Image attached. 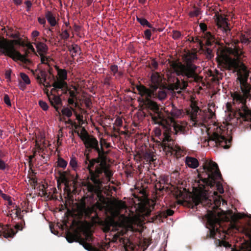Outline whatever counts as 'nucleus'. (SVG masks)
Masks as SVG:
<instances>
[{
  "label": "nucleus",
  "instance_id": "27",
  "mask_svg": "<svg viewBox=\"0 0 251 251\" xmlns=\"http://www.w3.org/2000/svg\"><path fill=\"white\" fill-rule=\"evenodd\" d=\"M45 16L51 26H54L56 25L55 17L51 11H48L46 13Z\"/></svg>",
  "mask_w": 251,
  "mask_h": 251
},
{
  "label": "nucleus",
  "instance_id": "49",
  "mask_svg": "<svg viewBox=\"0 0 251 251\" xmlns=\"http://www.w3.org/2000/svg\"><path fill=\"white\" fill-rule=\"evenodd\" d=\"M3 100L5 104H6L8 106H11V101L10 100V98L8 95L5 94L3 98Z\"/></svg>",
  "mask_w": 251,
  "mask_h": 251
},
{
  "label": "nucleus",
  "instance_id": "44",
  "mask_svg": "<svg viewBox=\"0 0 251 251\" xmlns=\"http://www.w3.org/2000/svg\"><path fill=\"white\" fill-rule=\"evenodd\" d=\"M39 105L44 111H47L49 107L48 103L42 100L39 101Z\"/></svg>",
  "mask_w": 251,
  "mask_h": 251
},
{
  "label": "nucleus",
  "instance_id": "20",
  "mask_svg": "<svg viewBox=\"0 0 251 251\" xmlns=\"http://www.w3.org/2000/svg\"><path fill=\"white\" fill-rule=\"evenodd\" d=\"M34 44L35 45L37 51L39 52V54H46L47 53L48 47L46 44L39 41L34 42Z\"/></svg>",
  "mask_w": 251,
  "mask_h": 251
},
{
  "label": "nucleus",
  "instance_id": "45",
  "mask_svg": "<svg viewBox=\"0 0 251 251\" xmlns=\"http://www.w3.org/2000/svg\"><path fill=\"white\" fill-rule=\"evenodd\" d=\"M181 36V33L177 30H173L172 32V37L175 40L179 39Z\"/></svg>",
  "mask_w": 251,
  "mask_h": 251
},
{
  "label": "nucleus",
  "instance_id": "21",
  "mask_svg": "<svg viewBox=\"0 0 251 251\" xmlns=\"http://www.w3.org/2000/svg\"><path fill=\"white\" fill-rule=\"evenodd\" d=\"M170 107L171 109L169 111L170 118L171 116L172 118H179L182 114V110L178 109L174 104H172Z\"/></svg>",
  "mask_w": 251,
  "mask_h": 251
},
{
  "label": "nucleus",
  "instance_id": "23",
  "mask_svg": "<svg viewBox=\"0 0 251 251\" xmlns=\"http://www.w3.org/2000/svg\"><path fill=\"white\" fill-rule=\"evenodd\" d=\"M191 111L190 112L191 119L195 121L196 120L197 114L200 110V108L195 102H192L191 104Z\"/></svg>",
  "mask_w": 251,
  "mask_h": 251
},
{
  "label": "nucleus",
  "instance_id": "7",
  "mask_svg": "<svg viewBox=\"0 0 251 251\" xmlns=\"http://www.w3.org/2000/svg\"><path fill=\"white\" fill-rule=\"evenodd\" d=\"M214 128L212 134L208 133V143L217 147L220 146L225 149H228L230 147L232 137L226 138V135L227 133V130L224 126H217Z\"/></svg>",
  "mask_w": 251,
  "mask_h": 251
},
{
  "label": "nucleus",
  "instance_id": "2",
  "mask_svg": "<svg viewBox=\"0 0 251 251\" xmlns=\"http://www.w3.org/2000/svg\"><path fill=\"white\" fill-rule=\"evenodd\" d=\"M146 108L149 111L152 121L155 124L161 126L162 129L156 128V136L162 137L161 146L167 155H176L178 157L181 155L182 150L180 147L175 145V140L172 135H177L183 133L185 127L176 123H172V119L170 118L169 110L166 108H160L156 102L152 100H145Z\"/></svg>",
  "mask_w": 251,
  "mask_h": 251
},
{
  "label": "nucleus",
  "instance_id": "39",
  "mask_svg": "<svg viewBox=\"0 0 251 251\" xmlns=\"http://www.w3.org/2000/svg\"><path fill=\"white\" fill-rule=\"evenodd\" d=\"M193 10L189 12V15L191 17L198 16L200 14V9L196 6H194Z\"/></svg>",
  "mask_w": 251,
  "mask_h": 251
},
{
  "label": "nucleus",
  "instance_id": "46",
  "mask_svg": "<svg viewBox=\"0 0 251 251\" xmlns=\"http://www.w3.org/2000/svg\"><path fill=\"white\" fill-rule=\"evenodd\" d=\"M110 71L113 73V75L115 76L116 73L118 72V67L117 65H112L110 67Z\"/></svg>",
  "mask_w": 251,
  "mask_h": 251
},
{
  "label": "nucleus",
  "instance_id": "11",
  "mask_svg": "<svg viewBox=\"0 0 251 251\" xmlns=\"http://www.w3.org/2000/svg\"><path fill=\"white\" fill-rule=\"evenodd\" d=\"M136 89L138 91L139 94L143 98L140 99V102L144 106L145 108H146V104L145 103V100H151V98L153 97L154 95V90L151 89H150L147 88L143 85H139L136 86Z\"/></svg>",
  "mask_w": 251,
  "mask_h": 251
},
{
  "label": "nucleus",
  "instance_id": "9",
  "mask_svg": "<svg viewBox=\"0 0 251 251\" xmlns=\"http://www.w3.org/2000/svg\"><path fill=\"white\" fill-rule=\"evenodd\" d=\"M100 225L101 227L103 232L107 233L110 231H117L115 235V236L119 237L123 235L126 232V230L124 227V223L116 221L112 218H107L104 220H101Z\"/></svg>",
  "mask_w": 251,
  "mask_h": 251
},
{
  "label": "nucleus",
  "instance_id": "36",
  "mask_svg": "<svg viewBox=\"0 0 251 251\" xmlns=\"http://www.w3.org/2000/svg\"><path fill=\"white\" fill-rule=\"evenodd\" d=\"M29 53V51H28V50H26L25 51V53L24 54H22L21 53V55L23 57V60H21V59H13V60L14 61H17V60H19V61H21L22 62H23V63H30L31 61L30 60L27 58V57H28V54Z\"/></svg>",
  "mask_w": 251,
  "mask_h": 251
},
{
  "label": "nucleus",
  "instance_id": "52",
  "mask_svg": "<svg viewBox=\"0 0 251 251\" xmlns=\"http://www.w3.org/2000/svg\"><path fill=\"white\" fill-rule=\"evenodd\" d=\"M219 243H220V246H224L225 247H231V245L228 242H227L226 241H224V240L220 241L219 240Z\"/></svg>",
  "mask_w": 251,
  "mask_h": 251
},
{
  "label": "nucleus",
  "instance_id": "48",
  "mask_svg": "<svg viewBox=\"0 0 251 251\" xmlns=\"http://www.w3.org/2000/svg\"><path fill=\"white\" fill-rule=\"evenodd\" d=\"M41 57V61L42 64H48L49 57L45 56V54H39Z\"/></svg>",
  "mask_w": 251,
  "mask_h": 251
},
{
  "label": "nucleus",
  "instance_id": "3",
  "mask_svg": "<svg viewBox=\"0 0 251 251\" xmlns=\"http://www.w3.org/2000/svg\"><path fill=\"white\" fill-rule=\"evenodd\" d=\"M197 59L196 52H189L184 56V63L181 62H173L171 66L174 72L179 78L176 79L175 84L176 90H185L188 83L200 82L202 77L197 72L198 66L194 64Z\"/></svg>",
  "mask_w": 251,
  "mask_h": 251
},
{
  "label": "nucleus",
  "instance_id": "26",
  "mask_svg": "<svg viewBox=\"0 0 251 251\" xmlns=\"http://www.w3.org/2000/svg\"><path fill=\"white\" fill-rule=\"evenodd\" d=\"M36 146L37 150L34 149L33 150V154L28 156V163L29 165L32 164V159L35 157L37 153H40L43 152L44 149L41 147V146L36 142Z\"/></svg>",
  "mask_w": 251,
  "mask_h": 251
},
{
  "label": "nucleus",
  "instance_id": "15",
  "mask_svg": "<svg viewBox=\"0 0 251 251\" xmlns=\"http://www.w3.org/2000/svg\"><path fill=\"white\" fill-rule=\"evenodd\" d=\"M81 210L86 218L91 219L93 221L99 219L95 206L86 207L84 205Z\"/></svg>",
  "mask_w": 251,
  "mask_h": 251
},
{
  "label": "nucleus",
  "instance_id": "57",
  "mask_svg": "<svg viewBox=\"0 0 251 251\" xmlns=\"http://www.w3.org/2000/svg\"><path fill=\"white\" fill-rule=\"evenodd\" d=\"M151 240L148 239H145L144 240V246L146 247V249H147L151 245Z\"/></svg>",
  "mask_w": 251,
  "mask_h": 251
},
{
  "label": "nucleus",
  "instance_id": "47",
  "mask_svg": "<svg viewBox=\"0 0 251 251\" xmlns=\"http://www.w3.org/2000/svg\"><path fill=\"white\" fill-rule=\"evenodd\" d=\"M151 30L148 29L144 31V36H145V38L147 40H151Z\"/></svg>",
  "mask_w": 251,
  "mask_h": 251
},
{
  "label": "nucleus",
  "instance_id": "30",
  "mask_svg": "<svg viewBox=\"0 0 251 251\" xmlns=\"http://www.w3.org/2000/svg\"><path fill=\"white\" fill-rule=\"evenodd\" d=\"M136 20L143 27H152V25L150 24L147 19L143 17L138 15L136 16Z\"/></svg>",
  "mask_w": 251,
  "mask_h": 251
},
{
  "label": "nucleus",
  "instance_id": "61",
  "mask_svg": "<svg viewBox=\"0 0 251 251\" xmlns=\"http://www.w3.org/2000/svg\"><path fill=\"white\" fill-rule=\"evenodd\" d=\"M11 74V70H7L5 73V78L10 80Z\"/></svg>",
  "mask_w": 251,
  "mask_h": 251
},
{
  "label": "nucleus",
  "instance_id": "58",
  "mask_svg": "<svg viewBox=\"0 0 251 251\" xmlns=\"http://www.w3.org/2000/svg\"><path fill=\"white\" fill-rule=\"evenodd\" d=\"M6 167V164L2 159H0V170H4Z\"/></svg>",
  "mask_w": 251,
  "mask_h": 251
},
{
  "label": "nucleus",
  "instance_id": "32",
  "mask_svg": "<svg viewBox=\"0 0 251 251\" xmlns=\"http://www.w3.org/2000/svg\"><path fill=\"white\" fill-rule=\"evenodd\" d=\"M112 77L111 76H110L109 74H107L106 76L104 78L102 83L103 85L106 86L107 88L109 87L112 85Z\"/></svg>",
  "mask_w": 251,
  "mask_h": 251
},
{
  "label": "nucleus",
  "instance_id": "33",
  "mask_svg": "<svg viewBox=\"0 0 251 251\" xmlns=\"http://www.w3.org/2000/svg\"><path fill=\"white\" fill-rule=\"evenodd\" d=\"M74 132L77 134L78 136L80 137L81 140H82L83 138H87V136H90L85 129V128L83 127L81 130V132L79 133V132L77 130H75Z\"/></svg>",
  "mask_w": 251,
  "mask_h": 251
},
{
  "label": "nucleus",
  "instance_id": "28",
  "mask_svg": "<svg viewBox=\"0 0 251 251\" xmlns=\"http://www.w3.org/2000/svg\"><path fill=\"white\" fill-rule=\"evenodd\" d=\"M232 228L238 232H244L247 236L251 239V228L248 229L245 227H240L235 225H233Z\"/></svg>",
  "mask_w": 251,
  "mask_h": 251
},
{
  "label": "nucleus",
  "instance_id": "29",
  "mask_svg": "<svg viewBox=\"0 0 251 251\" xmlns=\"http://www.w3.org/2000/svg\"><path fill=\"white\" fill-rule=\"evenodd\" d=\"M203 33L204 38L206 39L205 44L207 46H211L214 42V36L210 32L205 31Z\"/></svg>",
  "mask_w": 251,
  "mask_h": 251
},
{
  "label": "nucleus",
  "instance_id": "13",
  "mask_svg": "<svg viewBox=\"0 0 251 251\" xmlns=\"http://www.w3.org/2000/svg\"><path fill=\"white\" fill-rule=\"evenodd\" d=\"M30 71L37 82L40 85H43L46 87H51L52 86V84L47 82V73L45 71L43 70H36L35 71L31 70Z\"/></svg>",
  "mask_w": 251,
  "mask_h": 251
},
{
  "label": "nucleus",
  "instance_id": "42",
  "mask_svg": "<svg viewBox=\"0 0 251 251\" xmlns=\"http://www.w3.org/2000/svg\"><path fill=\"white\" fill-rule=\"evenodd\" d=\"M20 76L23 79V80L24 81V82L26 84H29L30 83V80L28 77V76L26 75L25 73H20Z\"/></svg>",
  "mask_w": 251,
  "mask_h": 251
},
{
  "label": "nucleus",
  "instance_id": "5",
  "mask_svg": "<svg viewBox=\"0 0 251 251\" xmlns=\"http://www.w3.org/2000/svg\"><path fill=\"white\" fill-rule=\"evenodd\" d=\"M82 141L86 148V152H88L84 161L85 166L86 165H89V167L93 166L94 164L99 161V159L103 158L106 155V152L103 148L102 141H100V148L98 140L92 135L83 138Z\"/></svg>",
  "mask_w": 251,
  "mask_h": 251
},
{
  "label": "nucleus",
  "instance_id": "24",
  "mask_svg": "<svg viewBox=\"0 0 251 251\" xmlns=\"http://www.w3.org/2000/svg\"><path fill=\"white\" fill-rule=\"evenodd\" d=\"M162 87L158 88L159 90H154V96L153 98L156 97L160 100H163L166 99L167 97V93L165 90L162 88Z\"/></svg>",
  "mask_w": 251,
  "mask_h": 251
},
{
  "label": "nucleus",
  "instance_id": "34",
  "mask_svg": "<svg viewBox=\"0 0 251 251\" xmlns=\"http://www.w3.org/2000/svg\"><path fill=\"white\" fill-rule=\"evenodd\" d=\"M201 201L202 199L201 195H196L194 196L192 198L193 203L194 204L193 207L194 208L195 206H197L198 205L201 203Z\"/></svg>",
  "mask_w": 251,
  "mask_h": 251
},
{
  "label": "nucleus",
  "instance_id": "38",
  "mask_svg": "<svg viewBox=\"0 0 251 251\" xmlns=\"http://www.w3.org/2000/svg\"><path fill=\"white\" fill-rule=\"evenodd\" d=\"M58 33L61 38L64 40H67L70 37V34L68 29L64 30L62 33L58 31Z\"/></svg>",
  "mask_w": 251,
  "mask_h": 251
},
{
  "label": "nucleus",
  "instance_id": "55",
  "mask_svg": "<svg viewBox=\"0 0 251 251\" xmlns=\"http://www.w3.org/2000/svg\"><path fill=\"white\" fill-rule=\"evenodd\" d=\"M200 27L201 30L204 33L207 30V25L205 23H201L200 24Z\"/></svg>",
  "mask_w": 251,
  "mask_h": 251
},
{
  "label": "nucleus",
  "instance_id": "37",
  "mask_svg": "<svg viewBox=\"0 0 251 251\" xmlns=\"http://www.w3.org/2000/svg\"><path fill=\"white\" fill-rule=\"evenodd\" d=\"M71 107L70 108L68 107L63 108L61 110V113L63 115L67 116V117H71L72 115V109Z\"/></svg>",
  "mask_w": 251,
  "mask_h": 251
},
{
  "label": "nucleus",
  "instance_id": "62",
  "mask_svg": "<svg viewBox=\"0 0 251 251\" xmlns=\"http://www.w3.org/2000/svg\"><path fill=\"white\" fill-rule=\"evenodd\" d=\"M15 228L16 229V231H15L14 230V232H16V233L17 232V231L18 230H22L23 228V226H22V225H21L20 224H17L15 226Z\"/></svg>",
  "mask_w": 251,
  "mask_h": 251
},
{
  "label": "nucleus",
  "instance_id": "12",
  "mask_svg": "<svg viewBox=\"0 0 251 251\" xmlns=\"http://www.w3.org/2000/svg\"><path fill=\"white\" fill-rule=\"evenodd\" d=\"M45 93L46 94L50 105L54 107L55 111L60 114V107L63 105L62 100L61 96L57 95L55 93L49 92L48 89L45 90Z\"/></svg>",
  "mask_w": 251,
  "mask_h": 251
},
{
  "label": "nucleus",
  "instance_id": "50",
  "mask_svg": "<svg viewBox=\"0 0 251 251\" xmlns=\"http://www.w3.org/2000/svg\"><path fill=\"white\" fill-rule=\"evenodd\" d=\"M31 35L33 37V40L34 42H37L36 38L39 36L40 32L37 30H34L32 31Z\"/></svg>",
  "mask_w": 251,
  "mask_h": 251
},
{
  "label": "nucleus",
  "instance_id": "35",
  "mask_svg": "<svg viewBox=\"0 0 251 251\" xmlns=\"http://www.w3.org/2000/svg\"><path fill=\"white\" fill-rule=\"evenodd\" d=\"M69 165L74 171H76V169H77L78 165L76 159L75 157L73 156L71 158Z\"/></svg>",
  "mask_w": 251,
  "mask_h": 251
},
{
  "label": "nucleus",
  "instance_id": "16",
  "mask_svg": "<svg viewBox=\"0 0 251 251\" xmlns=\"http://www.w3.org/2000/svg\"><path fill=\"white\" fill-rule=\"evenodd\" d=\"M162 78L159 73L155 72L151 75V88L153 90H157L158 88L163 87Z\"/></svg>",
  "mask_w": 251,
  "mask_h": 251
},
{
  "label": "nucleus",
  "instance_id": "60",
  "mask_svg": "<svg viewBox=\"0 0 251 251\" xmlns=\"http://www.w3.org/2000/svg\"><path fill=\"white\" fill-rule=\"evenodd\" d=\"M69 95L70 98L72 99H76V95L75 92L74 91H72L71 90H69Z\"/></svg>",
  "mask_w": 251,
  "mask_h": 251
},
{
  "label": "nucleus",
  "instance_id": "6",
  "mask_svg": "<svg viewBox=\"0 0 251 251\" xmlns=\"http://www.w3.org/2000/svg\"><path fill=\"white\" fill-rule=\"evenodd\" d=\"M203 169L207 175V178H202L203 184H200L199 187L201 191H206L205 186L213 187L217 181L222 179L218 166L212 161H206L203 165Z\"/></svg>",
  "mask_w": 251,
  "mask_h": 251
},
{
  "label": "nucleus",
  "instance_id": "59",
  "mask_svg": "<svg viewBox=\"0 0 251 251\" xmlns=\"http://www.w3.org/2000/svg\"><path fill=\"white\" fill-rule=\"evenodd\" d=\"M25 4L26 6V11H29L32 6V3L29 0H27L25 2Z\"/></svg>",
  "mask_w": 251,
  "mask_h": 251
},
{
  "label": "nucleus",
  "instance_id": "63",
  "mask_svg": "<svg viewBox=\"0 0 251 251\" xmlns=\"http://www.w3.org/2000/svg\"><path fill=\"white\" fill-rule=\"evenodd\" d=\"M151 68L156 69L158 67V63L155 60H153L151 63Z\"/></svg>",
  "mask_w": 251,
  "mask_h": 251
},
{
  "label": "nucleus",
  "instance_id": "51",
  "mask_svg": "<svg viewBox=\"0 0 251 251\" xmlns=\"http://www.w3.org/2000/svg\"><path fill=\"white\" fill-rule=\"evenodd\" d=\"M26 47L27 49V50H28V51L31 50L34 54H36L35 50L33 46L32 45V44L30 43H26Z\"/></svg>",
  "mask_w": 251,
  "mask_h": 251
},
{
  "label": "nucleus",
  "instance_id": "14",
  "mask_svg": "<svg viewBox=\"0 0 251 251\" xmlns=\"http://www.w3.org/2000/svg\"><path fill=\"white\" fill-rule=\"evenodd\" d=\"M215 17H216L215 21L218 28L221 29L226 35H228L231 30L229 26V24L227 22L228 19L218 13H216Z\"/></svg>",
  "mask_w": 251,
  "mask_h": 251
},
{
  "label": "nucleus",
  "instance_id": "19",
  "mask_svg": "<svg viewBox=\"0 0 251 251\" xmlns=\"http://www.w3.org/2000/svg\"><path fill=\"white\" fill-rule=\"evenodd\" d=\"M174 212L173 210L170 209H167L166 211L158 212L157 214L152 217L153 220H160L162 218H166L168 216H172L173 215Z\"/></svg>",
  "mask_w": 251,
  "mask_h": 251
},
{
  "label": "nucleus",
  "instance_id": "54",
  "mask_svg": "<svg viewBox=\"0 0 251 251\" xmlns=\"http://www.w3.org/2000/svg\"><path fill=\"white\" fill-rule=\"evenodd\" d=\"M72 108L73 111L75 114L76 119L79 121H82V118H83L82 116L80 114H77L74 108Z\"/></svg>",
  "mask_w": 251,
  "mask_h": 251
},
{
  "label": "nucleus",
  "instance_id": "22",
  "mask_svg": "<svg viewBox=\"0 0 251 251\" xmlns=\"http://www.w3.org/2000/svg\"><path fill=\"white\" fill-rule=\"evenodd\" d=\"M186 164L190 168H196L199 166L198 160L194 157L187 156L185 160Z\"/></svg>",
  "mask_w": 251,
  "mask_h": 251
},
{
  "label": "nucleus",
  "instance_id": "1",
  "mask_svg": "<svg viewBox=\"0 0 251 251\" xmlns=\"http://www.w3.org/2000/svg\"><path fill=\"white\" fill-rule=\"evenodd\" d=\"M239 42L235 40L233 48L218 50L216 59L221 70L236 73L242 91L241 93L235 92L232 94L234 109L229 110L227 121L233 126L251 129V109L246 104L247 100H251V85L247 83L249 72L242 61L244 52L238 46Z\"/></svg>",
  "mask_w": 251,
  "mask_h": 251
},
{
  "label": "nucleus",
  "instance_id": "10",
  "mask_svg": "<svg viewBox=\"0 0 251 251\" xmlns=\"http://www.w3.org/2000/svg\"><path fill=\"white\" fill-rule=\"evenodd\" d=\"M0 54H4L12 59H24L23 57L21 55V53L15 49L11 42L3 37H0Z\"/></svg>",
  "mask_w": 251,
  "mask_h": 251
},
{
  "label": "nucleus",
  "instance_id": "31",
  "mask_svg": "<svg viewBox=\"0 0 251 251\" xmlns=\"http://www.w3.org/2000/svg\"><path fill=\"white\" fill-rule=\"evenodd\" d=\"M68 172L67 171H64L60 173V179L62 183H65V185L67 186L69 183V179L67 177Z\"/></svg>",
  "mask_w": 251,
  "mask_h": 251
},
{
  "label": "nucleus",
  "instance_id": "53",
  "mask_svg": "<svg viewBox=\"0 0 251 251\" xmlns=\"http://www.w3.org/2000/svg\"><path fill=\"white\" fill-rule=\"evenodd\" d=\"M115 125L118 126H121L123 125V121L120 117H117L115 121Z\"/></svg>",
  "mask_w": 251,
  "mask_h": 251
},
{
  "label": "nucleus",
  "instance_id": "40",
  "mask_svg": "<svg viewBox=\"0 0 251 251\" xmlns=\"http://www.w3.org/2000/svg\"><path fill=\"white\" fill-rule=\"evenodd\" d=\"M57 165L58 167L64 169L67 165V162L65 161L63 158L59 157L58 159Z\"/></svg>",
  "mask_w": 251,
  "mask_h": 251
},
{
  "label": "nucleus",
  "instance_id": "43",
  "mask_svg": "<svg viewBox=\"0 0 251 251\" xmlns=\"http://www.w3.org/2000/svg\"><path fill=\"white\" fill-rule=\"evenodd\" d=\"M240 42L242 44H249L251 42V41L246 37L245 34H242L240 36Z\"/></svg>",
  "mask_w": 251,
  "mask_h": 251
},
{
  "label": "nucleus",
  "instance_id": "8",
  "mask_svg": "<svg viewBox=\"0 0 251 251\" xmlns=\"http://www.w3.org/2000/svg\"><path fill=\"white\" fill-rule=\"evenodd\" d=\"M66 238L69 243L74 242H78L80 245L89 251H105L109 248V244L101 243L99 245V248L93 247L91 244L87 242L86 239L81 237L77 232H68L66 235Z\"/></svg>",
  "mask_w": 251,
  "mask_h": 251
},
{
  "label": "nucleus",
  "instance_id": "41",
  "mask_svg": "<svg viewBox=\"0 0 251 251\" xmlns=\"http://www.w3.org/2000/svg\"><path fill=\"white\" fill-rule=\"evenodd\" d=\"M68 50L69 51H73L74 53H76L78 52V50H80V48L78 47V46L76 44L72 45V46H69L68 47Z\"/></svg>",
  "mask_w": 251,
  "mask_h": 251
},
{
  "label": "nucleus",
  "instance_id": "17",
  "mask_svg": "<svg viewBox=\"0 0 251 251\" xmlns=\"http://www.w3.org/2000/svg\"><path fill=\"white\" fill-rule=\"evenodd\" d=\"M15 234L14 229L10 225L0 224V236H2L5 238H13Z\"/></svg>",
  "mask_w": 251,
  "mask_h": 251
},
{
  "label": "nucleus",
  "instance_id": "25",
  "mask_svg": "<svg viewBox=\"0 0 251 251\" xmlns=\"http://www.w3.org/2000/svg\"><path fill=\"white\" fill-rule=\"evenodd\" d=\"M55 69L57 71V75H58V77H57L56 79L65 81V80H66L67 78V71L65 69H60L57 66H55Z\"/></svg>",
  "mask_w": 251,
  "mask_h": 251
},
{
  "label": "nucleus",
  "instance_id": "64",
  "mask_svg": "<svg viewBox=\"0 0 251 251\" xmlns=\"http://www.w3.org/2000/svg\"><path fill=\"white\" fill-rule=\"evenodd\" d=\"M38 21L41 25H45L46 23L45 19L41 17H39L38 18Z\"/></svg>",
  "mask_w": 251,
  "mask_h": 251
},
{
  "label": "nucleus",
  "instance_id": "18",
  "mask_svg": "<svg viewBox=\"0 0 251 251\" xmlns=\"http://www.w3.org/2000/svg\"><path fill=\"white\" fill-rule=\"evenodd\" d=\"M53 82L52 84V86L53 88L50 91L51 93H58L59 89L63 90L64 88H67V83L65 81L56 79L54 75H53Z\"/></svg>",
  "mask_w": 251,
  "mask_h": 251
},
{
  "label": "nucleus",
  "instance_id": "56",
  "mask_svg": "<svg viewBox=\"0 0 251 251\" xmlns=\"http://www.w3.org/2000/svg\"><path fill=\"white\" fill-rule=\"evenodd\" d=\"M68 102L70 105L75 104V106L76 107L78 106L77 102H75L74 99L69 98L68 100Z\"/></svg>",
  "mask_w": 251,
  "mask_h": 251
},
{
  "label": "nucleus",
  "instance_id": "4",
  "mask_svg": "<svg viewBox=\"0 0 251 251\" xmlns=\"http://www.w3.org/2000/svg\"><path fill=\"white\" fill-rule=\"evenodd\" d=\"M85 168L89 171L88 178L91 180L86 184L88 191L92 193H100L103 183V179L100 177V176L103 173L108 181H110L113 176V172L109 169L107 163L106 155L99 159V161L93 166L89 167V165H86Z\"/></svg>",
  "mask_w": 251,
  "mask_h": 251
}]
</instances>
